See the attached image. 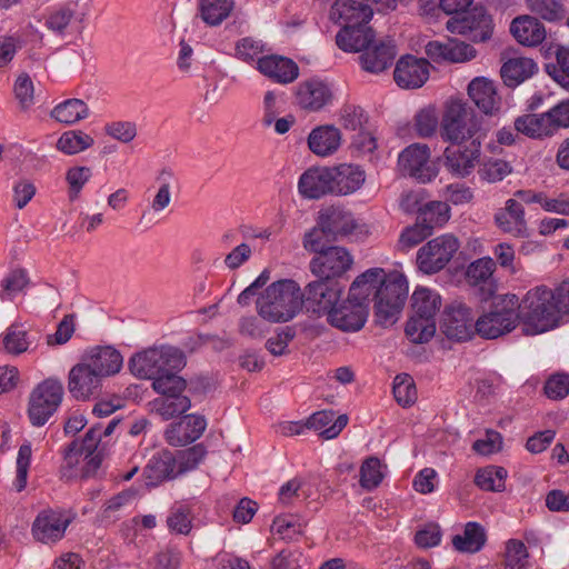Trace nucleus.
<instances>
[{"instance_id": "nucleus-42", "label": "nucleus", "mask_w": 569, "mask_h": 569, "mask_svg": "<svg viewBox=\"0 0 569 569\" xmlns=\"http://www.w3.org/2000/svg\"><path fill=\"white\" fill-rule=\"evenodd\" d=\"M487 540L485 528L478 522H468L462 535L452 538L453 547L460 552L475 553L482 549Z\"/></svg>"}, {"instance_id": "nucleus-37", "label": "nucleus", "mask_w": 569, "mask_h": 569, "mask_svg": "<svg viewBox=\"0 0 569 569\" xmlns=\"http://www.w3.org/2000/svg\"><path fill=\"white\" fill-rule=\"evenodd\" d=\"M515 130L531 139H545L555 134L547 111L516 118Z\"/></svg>"}, {"instance_id": "nucleus-8", "label": "nucleus", "mask_w": 569, "mask_h": 569, "mask_svg": "<svg viewBox=\"0 0 569 569\" xmlns=\"http://www.w3.org/2000/svg\"><path fill=\"white\" fill-rule=\"evenodd\" d=\"M376 292L375 310L381 326L392 325L402 310L408 297V282L397 272L385 276Z\"/></svg>"}, {"instance_id": "nucleus-55", "label": "nucleus", "mask_w": 569, "mask_h": 569, "mask_svg": "<svg viewBox=\"0 0 569 569\" xmlns=\"http://www.w3.org/2000/svg\"><path fill=\"white\" fill-rule=\"evenodd\" d=\"M511 171L512 168L507 161L500 159H488L480 166L478 174L480 179L489 183H496L503 180L511 173Z\"/></svg>"}, {"instance_id": "nucleus-2", "label": "nucleus", "mask_w": 569, "mask_h": 569, "mask_svg": "<svg viewBox=\"0 0 569 569\" xmlns=\"http://www.w3.org/2000/svg\"><path fill=\"white\" fill-rule=\"evenodd\" d=\"M257 312L271 323L292 320L303 307L300 286L291 279H282L269 284L256 301Z\"/></svg>"}, {"instance_id": "nucleus-19", "label": "nucleus", "mask_w": 569, "mask_h": 569, "mask_svg": "<svg viewBox=\"0 0 569 569\" xmlns=\"http://www.w3.org/2000/svg\"><path fill=\"white\" fill-rule=\"evenodd\" d=\"M101 382L102 379L82 360L68 375V390L77 400L84 401L97 395Z\"/></svg>"}, {"instance_id": "nucleus-54", "label": "nucleus", "mask_w": 569, "mask_h": 569, "mask_svg": "<svg viewBox=\"0 0 569 569\" xmlns=\"http://www.w3.org/2000/svg\"><path fill=\"white\" fill-rule=\"evenodd\" d=\"M392 391L396 401L402 407L411 406L417 399L415 381L407 373L398 375L395 378Z\"/></svg>"}, {"instance_id": "nucleus-3", "label": "nucleus", "mask_w": 569, "mask_h": 569, "mask_svg": "<svg viewBox=\"0 0 569 569\" xmlns=\"http://www.w3.org/2000/svg\"><path fill=\"white\" fill-rule=\"evenodd\" d=\"M442 305L440 295L428 288H417L411 296L413 315L406 325V335L413 343H426L436 333V315Z\"/></svg>"}, {"instance_id": "nucleus-6", "label": "nucleus", "mask_w": 569, "mask_h": 569, "mask_svg": "<svg viewBox=\"0 0 569 569\" xmlns=\"http://www.w3.org/2000/svg\"><path fill=\"white\" fill-rule=\"evenodd\" d=\"M186 366L184 353L171 346L150 348L134 355L129 361L132 375L141 379H152L168 370H181Z\"/></svg>"}, {"instance_id": "nucleus-30", "label": "nucleus", "mask_w": 569, "mask_h": 569, "mask_svg": "<svg viewBox=\"0 0 569 569\" xmlns=\"http://www.w3.org/2000/svg\"><path fill=\"white\" fill-rule=\"evenodd\" d=\"M375 32L368 23L349 24L336 36V43L345 52H360L373 43Z\"/></svg>"}, {"instance_id": "nucleus-9", "label": "nucleus", "mask_w": 569, "mask_h": 569, "mask_svg": "<svg viewBox=\"0 0 569 569\" xmlns=\"http://www.w3.org/2000/svg\"><path fill=\"white\" fill-rule=\"evenodd\" d=\"M64 395L59 379L48 378L38 383L29 396L28 417L32 426L42 427L60 407Z\"/></svg>"}, {"instance_id": "nucleus-14", "label": "nucleus", "mask_w": 569, "mask_h": 569, "mask_svg": "<svg viewBox=\"0 0 569 569\" xmlns=\"http://www.w3.org/2000/svg\"><path fill=\"white\" fill-rule=\"evenodd\" d=\"M358 223L352 213L341 207H327L319 211L317 227L311 231H319L321 241H336L340 238L352 234Z\"/></svg>"}, {"instance_id": "nucleus-35", "label": "nucleus", "mask_w": 569, "mask_h": 569, "mask_svg": "<svg viewBox=\"0 0 569 569\" xmlns=\"http://www.w3.org/2000/svg\"><path fill=\"white\" fill-rule=\"evenodd\" d=\"M510 31L515 39L526 47H536L546 38L543 24L537 18L530 16L513 19Z\"/></svg>"}, {"instance_id": "nucleus-60", "label": "nucleus", "mask_w": 569, "mask_h": 569, "mask_svg": "<svg viewBox=\"0 0 569 569\" xmlns=\"http://www.w3.org/2000/svg\"><path fill=\"white\" fill-rule=\"evenodd\" d=\"M380 460L376 457L366 459L360 468V485L367 490L377 488L382 481Z\"/></svg>"}, {"instance_id": "nucleus-61", "label": "nucleus", "mask_w": 569, "mask_h": 569, "mask_svg": "<svg viewBox=\"0 0 569 569\" xmlns=\"http://www.w3.org/2000/svg\"><path fill=\"white\" fill-rule=\"evenodd\" d=\"M430 234L431 232L429 231V227H425L417 219V222L413 226L406 228L401 232L398 241V249L402 251H408L409 249L419 244Z\"/></svg>"}, {"instance_id": "nucleus-4", "label": "nucleus", "mask_w": 569, "mask_h": 569, "mask_svg": "<svg viewBox=\"0 0 569 569\" xmlns=\"http://www.w3.org/2000/svg\"><path fill=\"white\" fill-rule=\"evenodd\" d=\"M303 244L307 250L318 253L310 261V270L318 278L338 280L353 263L352 256L345 248H326L319 231H309L305 236Z\"/></svg>"}, {"instance_id": "nucleus-7", "label": "nucleus", "mask_w": 569, "mask_h": 569, "mask_svg": "<svg viewBox=\"0 0 569 569\" xmlns=\"http://www.w3.org/2000/svg\"><path fill=\"white\" fill-rule=\"evenodd\" d=\"M479 124L471 108L462 100L446 103L440 120V137L449 142H465L480 139Z\"/></svg>"}, {"instance_id": "nucleus-41", "label": "nucleus", "mask_w": 569, "mask_h": 569, "mask_svg": "<svg viewBox=\"0 0 569 569\" xmlns=\"http://www.w3.org/2000/svg\"><path fill=\"white\" fill-rule=\"evenodd\" d=\"M234 9V0H199L198 16L209 27L220 26Z\"/></svg>"}, {"instance_id": "nucleus-59", "label": "nucleus", "mask_w": 569, "mask_h": 569, "mask_svg": "<svg viewBox=\"0 0 569 569\" xmlns=\"http://www.w3.org/2000/svg\"><path fill=\"white\" fill-rule=\"evenodd\" d=\"M32 448L29 441L23 442L17 456V473L14 479V487L17 491H22L27 486L28 471L31 462Z\"/></svg>"}, {"instance_id": "nucleus-32", "label": "nucleus", "mask_w": 569, "mask_h": 569, "mask_svg": "<svg viewBox=\"0 0 569 569\" xmlns=\"http://www.w3.org/2000/svg\"><path fill=\"white\" fill-rule=\"evenodd\" d=\"M396 54V46L391 40H388L370 44L359 59L366 71L379 73L392 64Z\"/></svg>"}, {"instance_id": "nucleus-43", "label": "nucleus", "mask_w": 569, "mask_h": 569, "mask_svg": "<svg viewBox=\"0 0 569 569\" xmlns=\"http://www.w3.org/2000/svg\"><path fill=\"white\" fill-rule=\"evenodd\" d=\"M176 466L177 461L174 457L170 452H164L159 456H153L149 460L144 472L147 478L151 481L160 482L180 475L179 469L176 470Z\"/></svg>"}, {"instance_id": "nucleus-44", "label": "nucleus", "mask_w": 569, "mask_h": 569, "mask_svg": "<svg viewBox=\"0 0 569 569\" xmlns=\"http://www.w3.org/2000/svg\"><path fill=\"white\" fill-rule=\"evenodd\" d=\"M51 118L64 124H73L89 116V108L80 99H67L50 112Z\"/></svg>"}, {"instance_id": "nucleus-12", "label": "nucleus", "mask_w": 569, "mask_h": 569, "mask_svg": "<svg viewBox=\"0 0 569 569\" xmlns=\"http://www.w3.org/2000/svg\"><path fill=\"white\" fill-rule=\"evenodd\" d=\"M345 287L339 280L318 278L309 282L303 295V306L307 311L320 315H327L339 302Z\"/></svg>"}, {"instance_id": "nucleus-15", "label": "nucleus", "mask_w": 569, "mask_h": 569, "mask_svg": "<svg viewBox=\"0 0 569 569\" xmlns=\"http://www.w3.org/2000/svg\"><path fill=\"white\" fill-rule=\"evenodd\" d=\"M451 33L467 36L473 42H485L491 38L492 20L483 7H473L462 18L452 17L446 23Z\"/></svg>"}, {"instance_id": "nucleus-64", "label": "nucleus", "mask_w": 569, "mask_h": 569, "mask_svg": "<svg viewBox=\"0 0 569 569\" xmlns=\"http://www.w3.org/2000/svg\"><path fill=\"white\" fill-rule=\"evenodd\" d=\"M545 395L552 400H560L569 395V375H551L543 387Z\"/></svg>"}, {"instance_id": "nucleus-11", "label": "nucleus", "mask_w": 569, "mask_h": 569, "mask_svg": "<svg viewBox=\"0 0 569 569\" xmlns=\"http://www.w3.org/2000/svg\"><path fill=\"white\" fill-rule=\"evenodd\" d=\"M459 247V241L455 236H439L418 250L417 264L425 273H436L449 263Z\"/></svg>"}, {"instance_id": "nucleus-20", "label": "nucleus", "mask_w": 569, "mask_h": 569, "mask_svg": "<svg viewBox=\"0 0 569 569\" xmlns=\"http://www.w3.org/2000/svg\"><path fill=\"white\" fill-rule=\"evenodd\" d=\"M367 308L360 302L351 301L348 296L347 300L337 303L329 311L327 318L331 326L342 331L360 330L367 319Z\"/></svg>"}, {"instance_id": "nucleus-22", "label": "nucleus", "mask_w": 569, "mask_h": 569, "mask_svg": "<svg viewBox=\"0 0 569 569\" xmlns=\"http://www.w3.org/2000/svg\"><path fill=\"white\" fill-rule=\"evenodd\" d=\"M101 379L118 373L122 367L121 353L110 346H97L88 349L81 357Z\"/></svg>"}, {"instance_id": "nucleus-40", "label": "nucleus", "mask_w": 569, "mask_h": 569, "mask_svg": "<svg viewBox=\"0 0 569 569\" xmlns=\"http://www.w3.org/2000/svg\"><path fill=\"white\" fill-rule=\"evenodd\" d=\"M78 3L69 1L50 8L44 16V26L58 36H64L74 20Z\"/></svg>"}, {"instance_id": "nucleus-36", "label": "nucleus", "mask_w": 569, "mask_h": 569, "mask_svg": "<svg viewBox=\"0 0 569 569\" xmlns=\"http://www.w3.org/2000/svg\"><path fill=\"white\" fill-rule=\"evenodd\" d=\"M537 71V63L532 59L513 57L502 64L500 73L505 84L515 88L531 78Z\"/></svg>"}, {"instance_id": "nucleus-63", "label": "nucleus", "mask_w": 569, "mask_h": 569, "mask_svg": "<svg viewBox=\"0 0 569 569\" xmlns=\"http://www.w3.org/2000/svg\"><path fill=\"white\" fill-rule=\"evenodd\" d=\"M92 176L89 167L80 166L68 169L66 180L69 184V197L71 200L78 198L83 186L90 180Z\"/></svg>"}, {"instance_id": "nucleus-56", "label": "nucleus", "mask_w": 569, "mask_h": 569, "mask_svg": "<svg viewBox=\"0 0 569 569\" xmlns=\"http://www.w3.org/2000/svg\"><path fill=\"white\" fill-rule=\"evenodd\" d=\"M528 550L520 540L511 539L507 542L505 553V569H526L528 565Z\"/></svg>"}, {"instance_id": "nucleus-33", "label": "nucleus", "mask_w": 569, "mask_h": 569, "mask_svg": "<svg viewBox=\"0 0 569 569\" xmlns=\"http://www.w3.org/2000/svg\"><path fill=\"white\" fill-rule=\"evenodd\" d=\"M386 276V271L382 268H370L363 273L358 276L349 288L348 296L351 301L360 302L363 307H368L369 298L379 289L380 282H382Z\"/></svg>"}, {"instance_id": "nucleus-58", "label": "nucleus", "mask_w": 569, "mask_h": 569, "mask_svg": "<svg viewBox=\"0 0 569 569\" xmlns=\"http://www.w3.org/2000/svg\"><path fill=\"white\" fill-rule=\"evenodd\" d=\"M30 343L28 332L21 326L12 325L9 327L3 338L4 349L12 355L26 352Z\"/></svg>"}, {"instance_id": "nucleus-21", "label": "nucleus", "mask_w": 569, "mask_h": 569, "mask_svg": "<svg viewBox=\"0 0 569 569\" xmlns=\"http://www.w3.org/2000/svg\"><path fill=\"white\" fill-rule=\"evenodd\" d=\"M426 54L436 62H463L476 57L472 46L456 38H448L445 41H429L426 44Z\"/></svg>"}, {"instance_id": "nucleus-25", "label": "nucleus", "mask_w": 569, "mask_h": 569, "mask_svg": "<svg viewBox=\"0 0 569 569\" xmlns=\"http://www.w3.org/2000/svg\"><path fill=\"white\" fill-rule=\"evenodd\" d=\"M330 86L317 78L299 83L296 100L300 108L308 111H319L332 100Z\"/></svg>"}, {"instance_id": "nucleus-38", "label": "nucleus", "mask_w": 569, "mask_h": 569, "mask_svg": "<svg viewBox=\"0 0 569 569\" xmlns=\"http://www.w3.org/2000/svg\"><path fill=\"white\" fill-rule=\"evenodd\" d=\"M347 423L348 417L346 415L336 418L332 410H322L308 418L307 428L320 431V436L329 440L336 438Z\"/></svg>"}, {"instance_id": "nucleus-23", "label": "nucleus", "mask_w": 569, "mask_h": 569, "mask_svg": "<svg viewBox=\"0 0 569 569\" xmlns=\"http://www.w3.org/2000/svg\"><path fill=\"white\" fill-rule=\"evenodd\" d=\"M70 523L61 511L43 510L33 521L32 535L36 540L49 543L60 540Z\"/></svg>"}, {"instance_id": "nucleus-62", "label": "nucleus", "mask_w": 569, "mask_h": 569, "mask_svg": "<svg viewBox=\"0 0 569 569\" xmlns=\"http://www.w3.org/2000/svg\"><path fill=\"white\" fill-rule=\"evenodd\" d=\"M236 57L244 62L258 61L264 51V43L261 40L246 37L236 43Z\"/></svg>"}, {"instance_id": "nucleus-17", "label": "nucleus", "mask_w": 569, "mask_h": 569, "mask_svg": "<svg viewBox=\"0 0 569 569\" xmlns=\"http://www.w3.org/2000/svg\"><path fill=\"white\" fill-rule=\"evenodd\" d=\"M496 268V262L490 257L479 258L467 267L466 281L478 291L481 300H488L497 291V280L493 277Z\"/></svg>"}, {"instance_id": "nucleus-48", "label": "nucleus", "mask_w": 569, "mask_h": 569, "mask_svg": "<svg viewBox=\"0 0 569 569\" xmlns=\"http://www.w3.org/2000/svg\"><path fill=\"white\" fill-rule=\"evenodd\" d=\"M93 138L80 130H70L61 134L57 149L66 154L79 153L93 144Z\"/></svg>"}, {"instance_id": "nucleus-16", "label": "nucleus", "mask_w": 569, "mask_h": 569, "mask_svg": "<svg viewBox=\"0 0 569 569\" xmlns=\"http://www.w3.org/2000/svg\"><path fill=\"white\" fill-rule=\"evenodd\" d=\"M430 149L425 143H412L398 156V166L403 174L426 183L437 177L438 170L429 163Z\"/></svg>"}, {"instance_id": "nucleus-46", "label": "nucleus", "mask_w": 569, "mask_h": 569, "mask_svg": "<svg viewBox=\"0 0 569 569\" xmlns=\"http://www.w3.org/2000/svg\"><path fill=\"white\" fill-rule=\"evenodd\" d=\"M450 218V208L447 202L443 201H428L423 204V208L417 219L425 226L429 227V231L432 233L433 228L441 227Z\"/></svg>"}, {"instance_id": "nucleus-1", "label": "nucleus", "mask_w": 569, "mask_h": 569, "mask_svg": "<svg viewBox=\"0 0 569 569\" xmlns=\"http://www.w3.org/2000/svg\"><path fill=\"white\" fill-rule=\"evenodd\" d=\"M517 310L522 331L527 336L550 331L560 325L562 318L553 299L552 289L546 286L530 289L521 301L518 300Z\"/></svg>"}, {"instance_id": "nucleus-57", "label": "nucleus", "mask_w": 569, "mask_h": 569, "mask_svg": "<svg viewBox=\"0 0 569 569\" xmlns=\"http://www.w3.org/2000/svg\"><path fill=\"white\" fill-rule=\"evenodd\" d=\"M28 274L22 269L11 271L1 282L0 299L12 300L28 284Z\"/></svg>"}, {"instance_id": "nucleus-31", "label": "nucleus", "mask_w": 569, "mask_h": 569, "mask_svg": "<svg viewBox=\"0 0 569 569\" xmlns=\"http://www.w3.org/2000/svg\"><path fill=\"white\" fill-rule=\"evenodd\" d=\"M331 168L308 169L299 179L300 193L309 199H319L325 194H332Z\"/></svg>"}, {"instance_id": "nucleus-24", "label": "nucleus", "mask_w": 569, "mask_h": 569, "mask_svg": "<svg viewBox=\"0 0 569 569\" xmlns=\"http://www.w3.org/2000/svg\"><path fill=\"white\" fill-rule=\"evenodd\" d=\"M493 219L496 226L505 233L516 238L529 236L523 206L513 198L508 199L505 207L496 211Z\"/></svg>"}, {"instance_id": "nucleus-50", "label": "nucleus", "mask_w": 569, "mask_h": 569, "mask_svg": "<svg viewBox=\"0 0 569 569\" xmlns=\"http://www.w3.org/2000/svg\"><path fill=\"white\" fill-rule=\"evenodd\" d=\"M556 62L546 63V72L561 87L569 88V47L558 46Z\"/></svg>"}, {"instance_id": "nucleus-49", "label": "nucleus", "mask_w": 569, "mask_h": 569, "mask_svg": "<svg viewBox=\"0 0 569 569\" xmlns=\"http://www.w3.org/2000/svg\"><path fill=\"white\" fill-rule=\"evenodd\" d=\"M507 470L503 467L489 466L477 471L475 483L486 491H502Z\"/></svg>"}, {"instance_id": "nucleus-52", "label": "nucleus", "mask_w": 569, "mask_h": 569, "mask_svg": "<svg viewBox=\"0 0 569 569\" xmlns=\"http://www.w3.org/2000/svg\"><path fill=\"white\" fill-rule=\"evenodd\" d=\"M530 10L547 21L561 20L566 9L561 0H528Z\"/></svg>"}, {"instance_id": "nucleus-10", "label": "nucleus", "mask_w": 569, "mask_h": 569, "mask_svg": "<svg viewBox=\"0 0 569 569\" xmlns=\"http://www.w3.org/2000/svg\"><path fill=\"white\" fill-rule=\"evenodd\" d=\"M439 327L449 340L458 342L470 340L476 333L472 309L458 300L448 303L441 313Z\"/></svg>"}, {"instance_id": "nucleus-34", "label": "nucleus", "mask_w": 569, "mask_h": 569, "mask_svg": "<svg viewBox=\"0 0 569 569\" xmlns=\"http://www.w3.org/2000/svg\"><path fill=\"white\" fill-rule=\"evenodd\" d=\"M341 144V132L335 126H319L308 136V147L312 153L319 157L333 154Z\"/></svg>"}, {"instance_id": "nucleus-26", "label": "nucleus", "mask_w": 569, "mask_h": 569, "mask_svg": "<svg viewBox=\"0 0 569 569\" xmlns=\"http://www.w3.org/2000/svg\"><path fill=\"white\" fill-rule=\"evenodd\" d=\"M206 427L207 421L203 417L187 415L167 428L164 438L169 445L182 447L199 439Z\"/></svg>"}, {"instance_id": "nucleus-47", "label": "nucleus", "mask_w": 569, "mask_h": 569, "mask_svg": "<svg viewBox=\"0 0 569 569\" xmlns=\"http://www.w3.org/2000/svg\"><path fill=\"white\" fill-rule=\"evenodd\" d=\"M190 405V399L181 393L162 396L153 401L156 411L166 420L186 412Z\"/></svg>"}, {"instance_id": "nucleus-45", "label": "nucleus", "mask_w": 569, "mask_h": 569, "mask_svg": "<svg viewBox=\"0 0 569 569\" xmlns=\"http://www.w3.org/2000/svg\"><path fill=\"white\" fill-rule=\"evenodd\" d=\"M192 509L184 503H176L167 516V527L170 532L187 536L192 529Z\"/></svg>"}, {"instance_id": "nucleus-29", "label": "nucleus", "mask_w": 569, "mask_h": 569, "mask_svg": "<svg viewBox=\"0 0 569 569\" xmlns=\"http://www.w3.org/2000/svg\"><path fill=\"white\" fill-rule=\"evenodd\" d=\"M373 10L363 0H336L330 9V19L345 26L368 23Z\"/></svg>"}, {"instance_id": "nucleus-18", "label": "nucleus", "mask_w": 569, "mask_h": 569, "mask_svg": "<svg viewBox=\"0 0 569 569\" xmlns=\"http://www.w3.org/2000/svg\"><path fill=\"white\" fill-rule=\"evenodd\" d=\"M429 62L411 54L401 57L395 68L396 83L403 89L420 88L429 78Z\"/></svg>"}, {"instance_id": "nucleus-13", "label": "nucleus", "mask_w": 569, "mask_h": 569, "mask_svg": "<svg viewBox=\"0 0 569 569\" xmlns=\"http://www.w3.org/2000/svg\"><path fill=\"white\" fill-rule=\"evenodd\" d=\"M452 143L443 151V166L452 176L466 178L479 162L481 141L480 139H472L471 141Z\"/></svg>"}, {"instance_id": "nucleus-5", "label": "nucleus", "mask_w": 569, "mask_h": 569, "mask_svg": "<svg viewBox=\"0 0 569 569\" xmlns=\"http://www.w3.org/2000/svg\"><path fill=\"white\" fill-rule=\"evenodd\" d=\"M517 308L516 295L497 297L490 309L476 320V333L485 339H497L511 332L520 322Z\"/></svg>"}, {"instance_id": "nucleus-51", "label": "nucleus", "mask_w": 569, "mask_h": 569, "mask_svg": "<svg viewBox=\"0 0 569 569\" xmlns=\"http://www.w3.org/2000/svg\"><path fill=\"white\" fill-rule=\"evenodd\" d=\"M83 453L79 449V441L73 440L63 451V461L60 466V476L62 479L72 480L79 478L80 466Z\"/></svg>"}, {"instance_id": "nucleus-53", "label": "nucleus", "mask_w": 569, "mask_h": 569, "mask_svg": "<svg viewBox=\"0 0 569 569\" xmlns=\"http://www.w3.org/2000/svg\"><path fill=\"white\" fill-rule=\"evenodd\" d=\"M179 370H168L152 381V388L162 396L182 393L186 389V380L178 376Z\"/></svg>"}, {"instance_id": "nucleus-27", "label": "nucleus", "mask_w": 569, "mask_h": 569, "mask_svg": "<svg viewBox=\"0 0 569 569\" xmlns=\"http://www.w3.org/2000/svg\"><path fill=\"white\" fill-rule=\"evenodd\" d=\"M257 68L263 76L282 84L293 82L299 76V68L293 60L277 54L260 58Z\"/></svg>"}, {"instance_id": "nucleus-28", "label": "nucleus", "mask_w": 569, "mask_h": 569, "mask_svg": "<svg viewBox=\"0 0 569 569\" xmlns=\"http://www.w3.org/2000/svg\"><path fill=\"white\" fill-rule=\"evenodd\" d=\"M332 194L347 196L359 190L366 181V172L356 164L341 163L331 168Z\"/></svg>"}, {"instance_id": "nucleus-39", "label": "nucleus", "mask_w": 569, "mask_h": 569, "mask_svg": "<svg viewBox=\"0 0 569 569\" xmlns=\"http://www.w3.org/2000/svg\"><path fill=\"white\" fill-rule=\"evenodd\" d=\"M468 94L485 113H491L498 108L499 97L495 83L488 79H473L468 86Z\"/></svg>"}]
</instances>
